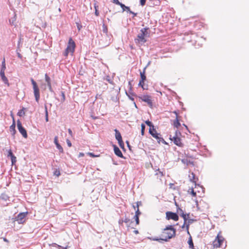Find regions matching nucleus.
<instances>
[{"mask_svg": "<svg viewBox=\"0 0 249 249\" xmlns=\"http://www.w3.org/2000/svg\"><path fill=\"white\" fill-rule=\"evenodd\" d=\"M54 142L55 144V145L56 144V143H59L58 142V137H57V136H55L54 137Z\"/></svg>", "mask_w": 249, "mask_h": 249, "instance_id": "obj_40", "label": "nucleus"}, {"mask_svg": "<svg viewBox=\"0 0 249 249\" xmlns=\"http://www.w3.org/2000/svg\"><path fill=\"white\" fill-rule=\"evenodd\" d=\"M182 217H183L184 220V222L185 223L186 220H187V217H186V214H182Z\"/></svg>", "mask_w": 249, "mask_h": 249, "instance_id": "obj_43", "label": "nucleus"}, {"mask_svg": "<svg viewBox=\"0 0 249 249\" xmlns=\"http://www.w3.org/2000/svg\"><path fill=\"white\" fill-rule=\"evenodd\" d=\"M84 156V154L83 153H80L78 156V157H82Z\"/></svg>", "mask_w": 249, "mask_h": 249, "instance_id": "obj_48", "label": "nucleus"}, {"mask_svg": "<svg viewBox=\"0 0 249 249\" xmlns=\"http://www.w3.org/2000/svg\"><path fill=\"white\" fill-rule=\"evenodd\" d=\"M184 223H185L184 222ZM184 227H185V224H184L182 226L181 228H182V229H183Z\"/></svg>", "mask_w": 249, "mask_h": 249, "instance_id": "obj_58", "label": "nucleus"}, {"mask_svg": "<svg viewBox=\"0 0 249 249\" xmlns=\"http://www.w3.org/2000/svg\"><path fill=\"white\" fill-rule=\"evenodd\" d=\"M24 108H23L22 109L20 110L18 112V115L19 116L21 117V116H22L24 115V114H25V112H24Z\"/></svg>", "mask_w": 249, "mask_h": 249, "instance_id": "obj_23", "label": "nucleus"}, {"mask_svg": "<svg viewBox=\"0 0 249 249\" xmlns=\"http://www.w3.org/2000/svg\"><path fill=\"white\" fill-rule=\"evenodd\" d=\"M56 146L60 152L62 153L63 152V148L59 143H56Z\"/></svg>", "mask_w": 249, "mask_h": 249, "instance_id": "obj_26", "label": "nucleus"}, {"mask_svg": "<svg viewBox=\"0 0 249 249\" xmlns=\"http://www.w3.org/2000/svg\"><path fill=\"white\" fill-rule=\"evenodd\" d=\"M88 155H89V156H90L91 157H98V155H95L93 153H90V152L88 153Z\"/></svg>", "mask_w": 249, "mask_h": 249, "instance_id": "obj_35", "label": "nucleus"}, {"mask_svg": "<svg viewBox=\"0 0 249 249\" xmlns=\"http://www.w3.org/2000/svg\"><path fill=\"white\" fill-rule=\"evenodd\" d=\"M107 27L104 24L103 26V31L104 33L106 34V37H109L107 36Z\"/></svg>", "mask_w": 249, "mask_h": 249, "instance_id": "obj_29", "label": "nucleus"}, {"mask_svg": "<svg viewBox=\"0 0 249 249\" xmlns=\"http://www.w3.org/2000/svg\"><path fill=\"white\" fill-rule=\"evenodd\" d=\"M149 132L150 134L156 140H157L158 143H160L162 142L163 143H166L165 141L163 140V139L160 137V134L158 133L156 130L153 128V130H152L151 128H150Z\"/></svg>", "mask_w": 249, "mask_h": 249, "instance_id": "obj_6", "label": "nucleus"}, {"mask_svg": "<svg viewBox=\"0 0 249 249\" xmlns=\"http://www.w3.org/2000/svg\"><path fill=\"white\" fill-rule=\"evenodd\" d=\"M129 85H130V89H131V85H130V82H129Z\"/></svg>", "mask_w": 249, "mask_h": 249, "instance_id": "obj_59", "label": "nucleus"}, {"mask_svg": "<svg viewBox=\"0 0 249 249\" xmlns=\"http://www.w3.org/2000/svg\"><path fill=\"white\" fill-rule=\"evenodd\" d=\"M26 215V213H20L16 217V220L17 221L19 224H22L25 222V217Z\"/></svg>", "mask_w": 249, "mask_h": 249, "instance_id": "obj_10", "label": "nucleus"}, {"mask_svg": "<svg viewBox=\"0 0 249 249\" xmlns=\"http://www.w3.org/2000/svg\"><path fill=\"white\" fill-rule=\"evenodd\" d=\"M62 97H63V99H65V94L64 92H62Z\"/></svg>", "mask_w": 249, "mask_h": 249, "instance_id": "obj_53", "label": "nucleus"}, {"mask_svg": "<svg viewBox=\"0 0 249 249\" xmlns=\"http://www.w3.org/2000/svg\"><path fill=\"white\" fill-rule=\"evenodd\" d=\"M129 12L130 13H131V14H133L134 17H135V16H136L137 15V14H136V13H135L133 12L132 11H130H130H129Z\"/></svg>", "mask_w": 249, "mask_h": 249, "instance_id": "obj_49", "label": "nucleus"}, {"mask_svg": "<svg viewBox=\"0 0 249 249\" xmlns=\"http://www.w3.org/2000/svg\"><path fill=\"white\" fill-rule=\"evenodd\" d=\"M45 117H46L45 120H46V122H48V110H47V108L46 107H45Z\"/></svg>", "mask_w": 249, "mask_h": 249, "instance_id": "obj_30", "label": "nucleus"}, {"mask_svg": "<svg viewBox=\"0 0 249 249\" xmlns=\"http://www.w3.org/2000/svg\"><path fill=\"white\" fill-rule=\"evenodd\" d=\"M0 75L4 83L8 85V80L6 77L5 76L4 71H0Z\"/></svg>", "mask_w": 249, "mask_h": 249, "instance_id": "obj_15", "label": "nucleus"}, {"mask_svg": "<svg viewBox=\"0 0 249 249\" xmlns=\"http://www.w3.org/2000/svg\"><path fill=\"white\" fill-rule=\"evenodd\" d=\"M113 3L120 6L122 3H121L118 0H113Z\"/></svg>", "mask_w": 249, "mask_h": 249, "instance_id": "obj_36", "label": "nucleus"}, {"mask_svg": "<svg viewBox=\"0 0 249 249\" xmlns=\"http://www.w3.org/2000/svg\"><path fill=\"white\" fill-rule=\"evenodd\" d=\"M60 172L59 171H57V170H56L54 172V175H55V176L58 177L59 175H60Z\"/></svg>", "mask_w": 249, "mask_h": 249, "instance_id": "obj_41", "label": "nucleus"}, {"mask_svg": "<svg viewBox=\"0 0 249 249\" xmlns=\"http://www.w3.org/2000/svg\"><path fill=\"white\" fill-rule=\"evenodd\" d=\"M5 69H6V65H1V68L0 71H4Z\"/></svg>", "mask_w": 249, "mask_h": 249, "instance_id": "obj_37", "label": "nucleus"}, {"mask_svg": "<svg viewBox=\"0 0 249 249\" xmlns=\"http://www.w3.org/2000/svg\"><path fill=\"white\" fill-rule=\"evenodd\" d=\"M145 130V125L144 124H141V134L142 135H144Z\"/></svg>", "mask_w": 249, "mask_h": 249, "instance_id": "obj_28", "label": "nucleus"}, {"mask_svg": "<svg viewBox=\"0 0 249 249\" xmlns=\"http://www.w3.org/2000/svg\"><path fill=\"white\" fill-rule=\"evenodd\" d=\"M148 28H144L141 30V33L138 34L137 38L135 39L136 43H144L146 42L145 37L147 36Z\"/></svg>", "mask_w": 249, "mask_h": 249, "instance_id": "obj_2", "label": "nucleus"}, {"mask_svg": "<svg viewBox=\"0 0 249 249\" xmlns=\"http://www.w3.org/2000/svg\"><path fill=\"white\" fill-rule=\"evenodd\" d=\"M145 1H146V0H140L141 4L142 6L144 5L145 3Z\"/></svg>", "mask_w": 249, "mask_h": 249, "instance_id": "obj_44", "label": "nucleus"}, {"mask_svg": "<svg viewBox=\"0 0 249 249\" xmlns=\"http://www.w3.org/2000/svg\"><path fill=\"white\" fill-rule=\"evenodd\" d=\"M2 65H5V59L3 58V60L2 62Z\"/></svg>", "mask_w": 249, "mask_h": 249, "instance_id": "obj_51", "label": "nucleus"}, {"mask_svg": "<svg viewBox=\"0 0 249 249\" xmlns=\"http://www.w3.org/2000/svg\"><path fill=\"white\" fill-rule=\"evenodd\" d=\"M146 68H145L144 69V70L142 72H140V74H141V80L142 81H144L146 79V76L145 75V70Z\"/></svg>", "mask_w": 249, "mask_h": 249, "instance_id": "obj_19", "label": "nucleus"}, {"mask_svg": "<svg viewBox=\"0 0 249 249\" xmlns=\"http://www.w3.org/2000/svg\"><path fill=\"white\" fill-rule=\"evenodd\" d=\"M20 41H21V38L19 39V43L20 42Z\"/></svg>", "mask_w": 249, "mask_h": 249, "instance_id": "obj_62", "label": "nucleus"}, {"mask_svg": "<svg viewBox=\"0 0 249 249\" xmlns=\"http://www.w3.org/2000/svg\"><path fill=\"white\" fill-rule=\"evenodd\" d=\"M181 161L182 163H183L184 164H186L187 165H188L190 163H192V162H191L190 161H188L187 160V159H182L181 160Z\"/></svg>", "mask_w": 249, "mask_h": 249, "instance_id": "obj_24", "label": "nucleus"}, {"mask_svg": "<svg viewBox=\"0 0 249 249\" xmlns=\"http://www.w3.org/2000/svg\"><path fill=\"white\" fill-rule=\"evenodd\" d=\"M174 125L175 127L178 128L180 125V124L179 122V121L178 119V117L177 116L176 119L174 122Z\"/></svg>", "mask_w": 249, "mask_h": 249, "instance_id": "obj_18", "label": "nucleus"}, {"mask_svg": "<svg viewBox=\"0 0 249 249\" xmlns=\"http://www.w3.org/2000/svg\"><path fill=\"white\" fill-rule=\"evenodd\" d=\"M45 81L47 83V86H48V87L49 88V89L50 91L52 92L53 91V89H52V86H51V79L48 76L47 74H45Z\"/></svg>", "mask_w": 249, "mask_h": 249, "instance_id": "obj_13", "label": "nucleus"}, {"mask_svg": "<svg viewBox=\"0 0 249 249\" xmlns=\"http://www.w3.org/2000/svg\"><path fill=\"white\" fill-rule=\"evenodd\" d=\"M68 132H69V134L71 136H72V130H71V129H68Z\"/></svg>", "mask_w": 249, "mask_h": 249, "instance_id": "obj_47", "label": "nucleus"}, {"mask_svg": "<svg viewBox=\"0 0 249 249\" xmlns=\"http://www.w3.org/2000/svg\"><path fill=\"white\" fill-rule=\"evenodd\" d=\"M188 243L189 245V248L192 249H194V244H193V240H192V237L191 236H190V237L189 238Z\"/></svg>", "mask_w": 249, "mask_h": 249, "instance_id": "obj_17", "label": "nucleus"}, {"mask_svg": "<svg viewBox=\"0 0 249 249\" xmlns=\"http://www.w3.org/2000/svg\"><path fill=\"white\" fill-rule=\"evenodd\" d=\"M130 221L129 219L128 218H125L124 220L122 221V222H124L125 223H127Z\"/></svg>", "mask_w": 249, "mask_h": 249, "instance_id": "obj_39", "label": "nucleus"}, {"mask_svg": "<svg viewBox=\"0 0 249 249\" xmlns=\"http://www.w3.org/2000/svg\"><path fill=\"white\" fill-rule=\"evenodd\" d=\"M77 28L79 30H80L81 29V28H82V26L79 24H77Z\"/></svg>", "mask_w": 249, "mask_h": 249, "instance_id": "obj_50", "label": "nucleus"}, {"mask_svg": "<svg viewBox=\"0 0 249 249\" xmlns=\"http://www.w3.org/2000/svg\"><path fill=\"white\" fill-rule=\"evenodd\" d=\"M18 56L19 57L21 58V54H20L19 53H18Z\"/></svg>", "mask_w": 249, "mask_h": 249, "instance_id": "obj_57", "label": "nucleus"}, {"mask_svg": "<svg viewBox=\"0 0 249 249\" xmlns=\"http://www.w3.org/2000/svg\"><path fill=\"white\" fill-rule=\"evenodd\" d=\"M191 194L194 196H196V193L195 192L193 188L191 189Z\"/></svg>", "mask_w": 249, "mask_h": 249, "instance_id": "obj_38", "label": "nucleus"}, {"mask_svg": "<svg viewBox=\"0 0 249 249\" xmlns=\"http://www.w3.org/2000/svg\"><path fill=\"white\" fill-rule=\"evenodd\" d=\"M142 101L146 102L149 107H152V102L151 99V97L147 95H142L139 97Z\"/></svg>", "mask_w": 249, "mask_h": 249, "instance_id": "obj_12", "label": "nucleus"}, {"mask_svg": "<svg viewBox=\"0 0 249 249\" xmlns=\"http://www.w3.org/2000/svg\"><path fill=\"white\" fill-rule=\"evenodd\" d=\"M137 206L133 205V208L135 209V207H136Z\"/></svg>", "mask_w": 249, "mask_h": 249, "instance_id": "obj_61", "label": "nucleus"}, {"mask_svg": "<svg viewBox=\"0 0 249 249\" xmlns=\"http://www.w3.org/2000/svg\"><path fill=\"white\" fill-rule=\"evenodd\" d=\"M66 142H67V143L68 146L69 147H71V142L69 140H67Z\"/></svg>", "mask_w": 249, "mask_h": 249, "instance_id": "obj_42", "label": "nucleus"}, {"mask_svg": "<svg viewBox=\"0 0 249 249\" xmlns=\"http://www.w3.org/2000/svg\"><path fill=\"white\" fill-rule=\"evenodd\" d=\"M10 131L11 132L12 134L13 135H15L16 133V130H15V123H13V124H12L10 126Z\"/></svg>", "mask_w": 249, "mask_h": 249, "instance_id": "obj_16", "label": "nucleus"}, {"mask_svg": "<svg viewBox=\"0 0 249 249\" xmlns=\"http://www.w3.org/2000/svg\"><path fill=\"white\" fill-rule=\"evenodd\" d=\"M189 177L191 181L196 182V181L195 180V175L193 173H192L190 175H189Z\"/></svg>", "mask_w": 249, "mask_h": 249, "instance_id": "obj_21", "label": "nucleus"}, {"mask_svg": "<svg viewBox=\"0 0 249 249\" xmlns=\"http://www.w3.org/2000/svg\"><path fill=\"white\" fill-rule=\"evenodd\" d=\"M145 124L150 126V128H151V127H152V128L153 129L154 128V125L152 124V123L151 122H150L148 120H147L145 121Z\"/></svg>", "mask_w": 249, "mask_h": 249, "instance_id": "obj_25", "label": "nucleus"}, {"mask_svg": "<svg viewBox=\"0 0 249 249\" xmlns=\"http://www.w3.org/2000/svg\"><path fill=\"white\" fill-rule=\"evenodd\" d=\"M17 127L19 132L24 138H27V134L25 129L22 126L21 122L19 121L17 122Z\"/></svg>", "mask_w": 249, "mask_h": 249, "instance_id": "obj_7", "label": "nucleus"}, {"mask_svg": "<svg viewBox=\"0 0 249 249\" xmlns=\"http://www.w3.org/2000/svg\"><path fill=\"white\" fill-rule=\"evenodd\" d=\"M115 138L118 142V143L120 147H124V143L122 140V138L121 133L117 129H115Z\"/></svg>", "mask_w": 249, "mask_h": 249, "instance_id": "obj_9", "label": "nucleus"}, {"mask_svg": "<svg viewBox=\"0 0 249 249\" xmlns=\"http://www.w3.org/2000/svg\"><path fill=\"white\" fill-rule=\"evenodd\" d=\"M31 81L33 85V90H34V94L35 97L36 101L37 102H38L39 98H40V93H39V89L38 87V86L36 82L35 81L33 78L31 79Z\"/></svg>", "mask_w": 249, "mask_h": 249, "instance_id": "obj_4", "label": "nucleus"}, {"mask_svg": "<svg viewBox=\"0 0 249 249\" xmlns=\"http://www.w3.org/2000/svg\"><path fill=\"white\" fill-rule=\"evenodd\" d=\"M125 93L130 100L134 101V98L133 97V94L132 93L130 92L128 93L127 91H125Z\"/></svg>", "mask_w": 249, "mask_h": 249, "instance_id": "obj_22", "label": "nucleus"}, {"mask_svg": "<svg viewBox=\"0 0 249 249\" xmlns=\"http://www.w3.org/2000/svg\"><path fill=\"white\" fill-rule=\"evenodd\" d=\"M179 135H180V133L177 130L175 132V135L173 136V137L170 136V139L171 141L174 142L176 145L179 147H182L183 146V144L181 142V139L179 137Z\"/></svg>", "mask_w": 249, "mask_h": 249, "instance_id": "obj_5", "label": "nucleus"}, {"mask_svg": "<svg viewBox=\"0 0 249 249\" xmlns=\"http://www.w3.org/2000/svg\"><path fill=\"white\" fill-rule=\"evenodd\" d=\"M137 206L133 205V208L135 209V207H136Z\"/></svg>", "mask_w": 249, "mask_h": 249, "instance_id": "obj_60", "label": "nucleus"}, {"mask_svg": "<svg viewBox=\"0 0 249 249\" xmlns=\"http://www.w3.org/2000/svg\"><path fill=\"white\" fill-rule=\"evenodd\" d=\"M1 197L2 199L6 200L7 197V196L5 195H2Z\"/></svg>", "mask_w": 249, "mask_h": 249, "instance_id": "obj_45", "label": "nucleus"}, {"mask_svg": "<svg viewBox=\"0 0 249 249\" xmlns=\"http://www.w3.org/2000/svg\"><path fill=\"white\" fill-rule=\"evenodd\" d=\"M140 202H138L137 203V207L138 208L139 207V203ZM141 214V212H140L139 211V208L137 209V211H136V213H135V215H138V216H139V215Z\"/></svg>", "mask_w": 249, "mask_h": 249, "instance_id": "obj_27", "label": "nucleus"}, {"mask_svg": "<svg viewBox=\"0 0 249 249\" xmlns=\"http://www.w3.org/2000/svg\"><path fill=\"white\" fill-rule=\"evenodd\" d=\"M224 241V238L222 236H220L218 234L216 237V238L213 242V246L216 248H219L222 246V244Z\"/></svg>", "mask_w": 249, "mask_h": 249, "instance_id": "obj_8", "label": "nucleus"}, {"mask_svg": "<svg viewBox=\"0 0 249 249\" xmlns=\"http://www.w3.org/2000/svg\"><path fill=\"white\" fill-rule=\"evenodd\" d=\"M134 232L135 233V234H138L139 233V231L138 230H135L134 231Z\"/></svg>", "mask_w": 249, "mask_h": 249, "instance_id": "obj_54", "label": "nucleus"}, {"mask_svg": "<svg viewBox=\"0 0 249 249\" xmlns=\"http://www.w3.org/2000/svg\"><path fill=\"white\" fill-rule=\"evenodd\" d=\"M120 6L122 8L123 12L125 10H127L128 12H129L130 10L129 7L125 6V5L123 3H121Z\"/></svg>", "mask_w": 249, "mask_h": 249, "instance_id": "obj_20", "label": "nucleus"}, {"mask_svg": "<svg viewBox=\"0 0 249 249\" xmlns=\"http://www.w3.org/2000/svg\"><path fill=\"white\" fill-rule=\"evenodd\" d=\"M186 228H187V232L189 234V231H188V229H189V225H187L186 226Z\"/></svg>", "mask_w": 249, "mask_h": 249, "instance_id": "obj_55", "label": "nucleus"}, {"mask_svg": "<svg viewBox=\"0 0 249 249\" xmlns=\"http://www.w3.org/2000/svg\"><path fill=\"white\" fill-rule=\"evenodd\" d=\"M12 156H14V155L13 154V153H12L11 150L10 149V150H9L8 151V155H7V156L8 157H10L11 158Z\"/></svg>", "mask_w": 249, "mask_h": 249, "instance_id": "obj_34", "label": "nucleus"}, {"mask_svg": "<svg viewBox=\"0 0 249 249\" xmlns=\"http://www.w3.org/2000/svg\"><path fill=\"white\" fill-rule=\"evenodd\" d=\"M3 240L4 241L6 242H8V240L5 238H3Z\"/></svg>", "mask_w": 249, "mask_h": 249, "instance_id": "obj_56", "label": "nucleus"}, {"mask_svg": "<svg viewBox=\"0 0 249 249\" xmlns=\"http://www.w3.org/2000/svg\"><path fill=\"white\" fill-rule=\"evenodd\" d=\"M12 164H14L17 161L16 157L14 155L12 156L11 158Z\"/></svg>", "mask_w": 249, "mask_h": 249, "instance_id": "obj_31", "label": "nucleus"}, {"mask_svg": "<svg viewBox=\"0 0 249 249\" xmlns=\"http://www.w3.org/2000/svg\"><path fill=\"white\" fill-rule=\"evenodd\" d=\"M75 44L74 41L71 38H70L69 40V43L65 51L64 55L67 56L69 53H72L75 50Z\"/></svg>", "mask_w": 249, "mask_h": 249, "instance_id": "obj_3", "label": "nucleus"}, {"mask_svg": "<svg viewBox=\"0 0 249 249\" xmlns=\"http://www.w3.org/2000/svg\"><path fill=\"white\" fill-rule=\"evenodd\" d=\"M176 230L173 227L172 225H168L166 226L162 231L161 238H153L154 241H168L169 239L172 238L176 235Z\"/></svg>", "mask_w": 249, "mask_h": 249, "instance_id": "obj_1", "label": "nucleus"}, {"mask_svg": "<svg viewBox=\"0 0 249 249\" xmlns=\"http://www.w3.org/2000/svg\"><path fill=\"white\" fill-rule=\"evenodd\" d=\"M166 215L167 219H173L175 221H178V216L176 213L167 212L166 213Z\"/></svg>", "mask_w": 249, "mask_h": 249, "instance_id": "obj_11", "label": "nucleus"}, {"mask_svg": "<svg viewBox=\"0 0 249 249\" xmlns=\"http://www.w3.org/2000/svg\"><path fill=\"white\" fill-rule=\"evenodd\" d=\"M110 43V41H108L107 43L105 44V46H108Z\"/></svg>", "mask_w": 249, "mask_h": 249, "instance_id": "obj_52", "label": "nucleus"}, {"mask_svg": "<svg viewBox=\"0 0 249 249\" xmlns=\"http://www.w3.org/2000/svg\"><path fill=\"white\" fill-rule=\"evenodd\" d=\"M95 14L96 15V16H99V12L97 11L96 6H95Z\"/></svg>", "mask_w": 249, "mask_h": 249, "instance_id": "obj_46", "label": "nucleus"}, {"mask_svg": "<svg viewBox=\"0 0 249 249\" xmlns=\"http://www.w3.org/2000/svg\"><path fill=\"white\" fill-rule=\"evenodd\" d=\"M134 219L136 221V224L137 225H138L139 224V216H138V215H135L134 216Z\"/></svg>", "mask_w": 249, "mask_h": 249, "instance_id": "obj_32", "label": "nucleus"}, {"mask_svg": "<svg viewBox=\"0 0 249 249\" xmlns=\"http://www.w3.org/2000/svg\"><path fill=\"white\" fill-rule=\"evenodd\" d=\"M114 151L115 154L120 158H124L123 154L120 149L116 145H114Z\"/></svg>", "mask_w": 249, "mask_h": 249, "instance_id": "obj_14", "label": "nucleus"}, {"mask_svg": "<svg viewBox=\"0 0 249 249\" xmlns=\"http://www.w3.org/2000/svg\"><path fill=\"white\" fill-rule=\"evenodd\" d=\"M143 82H144V81H142V80H141L139 82V86L142 87V89H144L145 88L143 87Z\"/></svg>", "mask_w": 249, "mask_h": 249, "instance_id": "obj_33", "label": "nucleus"}]
</instances>
